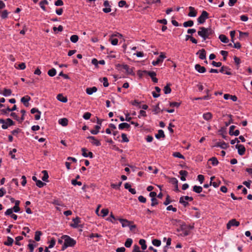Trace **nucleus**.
<instances>
[{"label": "nucleus", "mask_w": 252, "mask_h": 252, "mask_svg": "<svg viewBox=\"0 0 252 252\" xmlns=\"http://www.w3.org/2000/svg\"><path fill=\"white\" fill-rule=\"evenodd\" d=\"M42 232L40 231H36L35 232L34 239L36 241H39L40 240V236L42 235Z\"/></svg>", "instance_id": "34"}, {"label": "nucleus", "mask_w": 252, "mask_h": 252, "mask_svg": "<svg viewBox=\"0 0 252 252\" xmlns=\"http://www.w3.org/2000/svg\"><path fill=\"white\" fill-rule=\"evenodd\" d=\"M119 220L122 223V225L123 227H127L129 226L130 224L133 223V221H129L126 219H119Z\"/></svg>", "instance_id": "10"}, {"label": "nucleus", "mask_w": 252, "mask_h": 252, "mask_svg": "<svg viewBox=\"0 0 252 252\" xmlns=\"http://www.w3.org/2000/svg\"><path fill=\"white\" fill-rule=\"evenodd\" d=\"M166 58V56L163 53H161L160 56L158 58L156 61H153L152 63L153 65H157L159 63H162L163 60Z\"/></svg>", "instance_id": "5"}, {"label": "nucleus", "mask_w": 252, "mask_h": 252, "mask_svg": "<svg viewBox=\"0 0 252 252\" xmlns=\"http://www.w3.org/2000/svg\"><path fill=\"white\" fill-rule=\"evenodd\" d=\"M0 124H2L1 127L3 129H7L9 126L8 125L7 122L6 120L0 119Z\"/></svg>", "instance_id": "21"}, {"label": "nucleus", "mask_w": 252, "mask_h": 252, "mask_svg": "<svg viewBox=\"0 0 252 252\" xmlns=\"http://www.w3.org/2000/svg\"><path fill=\"white\" fill-rule=\"evenodd\" d=\"M196 54H199V58L200 59L204 60L206 59V53L205 49H202L199 50Z\"/></svg>", "instance_id": "14"}, {"label": "nucleus", "mask_w": 252, "mask_h": 252, "mask_svg": "<svg viewBox=\"0 0 252 252\" xmlns=\"http://www.w3.org/2000/svg\"><path fill=\"white\" fill-rule=\"evenodd\" d=\"M220 72L222 73H223V74H227V75H231L232 73L230 71V68H229L228 66H222L220 69Z\"/></svg>", "instance_id": "9"}, {"label": "nucleus", "mask_w": 252, "mask_h": 252, "mask_svg": "<svg viewBox=\"0 0 252 252\" xmlns=\"http://www.w3.org/2000/svg\"><path fill=\"white\" fill-rule=\"evenodd\" d=\"M138 199L140 202L145 203L146 202V198L142 195L139 196Z\"/></svg>", "instance_id": "62"}, {"label": "nucleus", "mask_w": 252, "mask_h": 252, "mask_svg": "<svg viewBox=\"0 0 252 252\" xmlns=\"http://www.w3.org/2000/svg\"><path fill=\"white\" fill-rule=\"evenodd\" d=\"M91 115H92L90 112H86L84 114L83 117L85 120H89L90 118Z\"/></svg>", "instance_id": "56"}, {"label": "nucleus", "mask_w": 252, "mask_h": 252, "mask_svg": "<svg viewBox=\"0 0 252 252\" xmlns=\"http://www.w3.org/2000/svg\"><path fill=\"white\" fill-rule=\"evenodd\" d=\"M189 12L188 14V16L189 17H195L197 15V12L195 11L194 7L189 6Z\"/></svg>", "instance_id": "15"}, {"label": "nucleus", "mask_w": 252, "mask_h": 252, "mask_svg": "<svg viewBox=\"0 0 252 252\" xmlns=\"http://www.w3.org/2000/svg\"><path fill=\"white\" fill-rule=\"evenodd\" d=\"M173 156L181 159H184L185 157L179 152H174L172 154Z\"/></svg>", "instance_id": "43"}, {"label": "nucleus", "mask_w": 252, "mask_h": 252, "mask_svg": "<svg viewBox=\"0 0 252 252\" xmlns=\"http://www.w3.org/2000/svg\"><path fill=\"white\" fill-rule=\"evenodd\" d=\"M151 201H152V203H151L152 206H155V205H158V202L156 198H152Z\"/></svg>", "instance_id": "64"}, {"label": "nucleus", "mask_w": 252, "mask_h": 252, "mask_svg": "<svg viewBox=\"0 0 252 252\" xmlns=\"http://www.w3.org/2000/svg\"><path fill=\"white\" fill-rule=\"evenodd\" d=\"M143 73L149 75L152 79L156 76V73L154 71H148L147 70H144L143 71Z\"/></svg>", "instance_id": "39"}, {"label": "nucleus", "mask_w": 252, "mask_h": 252, "mask_svg": "<svg viewBox=\"0 0 252 252\" xmlns=\"http://www.w3.org/2000/svg\"><path fill=\"white\" fill-rule=\"evenodd\" d=\"M48 3V1L47 0H43L41 1L39 3V5L40 7L44 10H46V7H45V4H47Z\"/></svg>", "instance_id": "38"}, {"label": "nucleus", "mask_w": 252, "mask_h": 252, "mask_svg": "<svg viewBox=\"0 0 252 252\" xmlns=\"http://www.w3.org/2000/svg\"><path fill=\"white\" fill-rule=\"evenodd\" d=\"M163 111V110H160V108L159 107V104H158L155 108L153 110V112L155 113V114H158L159 111Z\"/></svg>", "instance_id": "53"}, {"label": "nucleus", "mask_w": 252, "mask_h": 252, "mask_svg": "<svg viewBox=\"0 0 252 252\" xmlns=\"http://www.w3.org/2000/svg\"><path fill=\"white\" fill-rule=\"evenodd\" d=\"M94 129H92L90 131L92 134H97L99 132V130L100 128V126L99 125H96L94 126Z\"/></svg>", "instance_id": "28"}, {"label": "nucleus", "mask_w": 252, "mask_h": 252, "mask_svg": "<svg viewBox=\"0 0 252 252\" xmlns=\"http://www.w3.org/2000/svg\"><path fill=\"white\" fill-rule=\"evenodd\" d=\"M88 139L91 140V142L95 145L96 146H99L101 145V143L100 141L98 140H97L95 137L90 136L87 137Z\"/></svg>", "instance_id": "11"}, {"label": "nucleus", "mask_w": 252, "mask_h": 252, "mask_svg": "<svg viewBox=\"0 0 252 252\" xmlns=\"http://www.w3.org/2000/svg\"><path fill=\"white\" fill-rule=\"evenodd\" d=\"M220 181L218 180L217 182H210V185H212L214 187L217 188L220 185Z\"/></svg>", "instance_id": "45"}, {"label": "nucleus", "mask_w": 252, "mask_h": 252, "mask_svg": "<svg viewBox=\"0 0 252 252\" xmlns=\"http://www.w3.org/2000/svg\"><path fill=\"white\" fill-rule=\"evenodd\" d=\"M115 36L117 37H122V35L120 33H118L117 34H113L111 35V37L110 38V41H111V43L113 45H116L118 44V40L117 38H114Z\"/></svg>", "instance_id": "7"}, {"label": "nucleus", "mask_w": 252, "mask_h": 252, "mask_svg": "<svg viewBox=\"0 0 252 252\" xmlns=\"http://www.w3.org/2000/svg\"><path fill=\"white\" fill-rule=\"evenodd\" d=\"M239 38L241 40L245 37H248V32H244L241 31H239Z\"/></svg>", "instance_id": "41"}, {"label": "nucleus", "mask_w": 252, "mask_h": 252, "mask_svg": "<svg viewBox=\"0 0 252 252\" xmlns=\"http://www.w3.org/2000/svg\"><path fill=\"white\" fill-rule=\"evenodd\" d=\"M31 97L28 96L26 95V96H24L21 98V101L24 104V105L27 107L29 106V101L31 100Z\"/></svg>", "instance_id": "12"}, {"label": "nucleus", "mask_w": 252, "mask_h": 252, "mask_svg": "<svg viewBox=\"0 0 252 252\" xmlns=\"http://www.w3.org/2000/svg\"><path fill=\"white\" fill-rule=\"evenodd\" d=\"M140 251H141L140 247L137 245H134L132 252H139Z\"/></svg>", "instance_id": "61"}, {"label": "nucleus", "mask_w": 252, "mask_h": 252, "mask_svg": "<svg viewBox=\"0 0 252 252\" xmlns=\"http://www.w3.org/2000/svg\"><path fill=\"white\" fill-rule=\"evenodd\" d=\"M171 202V200L170 199V196L168 195L166 196L165 201L163 202V204L164 205L166 206V205H168L169 203H170Z\"/></svg>", "instance_id": "60"}, {"label": "nucleus", "mask_w": 252, "mask_h": 252, "mask_svg": "<svg viewBox=\"0 0 252 252\" xmlns=\"http://www.w3.org/2000/svg\"><path fill=\"white\" fill-rule=\"evenodd\" d=\"M169 105H170V106L172 107H178L180 106V103L177 102H170Z\"/></svg>", "instance_id": "63"}, {"label": "nucleus", "mask_w": 252, "mask_h": 252, "mask_svg": "<svg viewBox=\"0 0 252 252\" xmlns=\"http://www.w3.org/2000/svg\"><path fill=\"white\" fill-rule=\"evenodd\" d=\"M26 111L24 109H22L21 110V113H22V117L21 118H19L20 121H18L20 123H22L25 119V115L26 114Z\"/></svg>", "instance_id": "50"}, {"label": "nucleus", "mask_w": 252, "mask_h": 252, "mask_svg": "<svg viewBox=\"0 0 252 252\" xmlns=\"http://www.w3.org/2000/svg\"><path fill=\"white\" fill-rule=\"evenodd\" d=\"M170 84H167L163 89V92L165 94H170L171 92V89L170 88Z\"/></svg>", "instance_id": "26"}, {"label": "nucleus", "mask_w": 252, "mask_h": 252, "mask_svg": "<svg viewBox=\"0 0 252 252\" xmlns=\"http://www.w3.org/2000/svg\"><path fill=\"white\" fill-rule=\"evenodd\" d=\"M6 121L9 126L15 125V122L13 121L11 119L7 118L6 119Z\"/></svg>", "instance_id": "57"}, {"label": "nucleus", "mask_w": 252, "mask_h": 252, "mask_svg": "<svg viewBox=\"0 0 252 252\" xmlns=\"http://www.w3.org/2000/svg\"><path fill=\"white\" fill-rule=\"evenodd\" d=\"M209 161L212 162V164L213 166H216L219 164V161L216 157H212L209 159Z\"/></svg>", "instance_id": "36"}, {"label": "nucleus", "mask_w": 252, "mask_h": 252, "mask_svg": "<svg viewBox=\"0 0 252 252\" xmlns=\"http://www.w3.org/2000/svg\"><path fill=\"white\" fill-rule=\"evenodd\" d=\"M133 242V240L131 238H127L125 243V246L126 248H129L131 247Z\"/></svg>", "instance_id": "31"}, {"label": "nucleus", "mask_w": 252, "mask_h": 252, "mask_svg": "<svg viewBox=\"0 0 252 252\" xmlns=\"http://www.w3.org/2000/svg\"><path fill=\"white\" fill-rule=\"evenodd\" d=\"M139 244L141 246V249L143 250H145L147 248V245L146 244V241L144 239H140L139 241Z\"/></svg>", "instance_id": "30"}, {"label": "nucleus", "mask_w": 252, "mask_h": 252, "mask_svg": "<svg viewBox=\"0 0 252 252\" xmlns=\"http://www.w3.org/2000/svg\"><path fill=\"white\" fill-rule=\"evenodd\" d=\"M79 39L78 36L77 35H72L70 37V40L73 43H76Z\"/></svg>", "instance_id": "44"}, {"label": "nucleus", "mask_w": 252, "mask_h": 252, "mask_svg": "<svg viewBox=\"0 0 252 252\" xmlns=\"http://www.w3.org/2000/svg\"><path fill=\"white\" fill-rule=\"evenodd\" d=\"M219 38L222 42L224 43H227L229 41L228 38L224 34L220 35Z\"/></svg>", "instance_id": "24"}, {"label": "nucleus", "mask_w": 252, "mask_h": 252, "mask_svg": "<svg viewBox=\"0 0 252 252\" xmlns=\"http://www.w3.org/2000/svg\"><path fill=\"white\" fill-rule=\"evenodd\" d=\"M12 91L10 89H4L2 94L5 96H7L11 95Z\"/></svg>", "instance_id": "37"}, {"label": "nucleus", "mask_w": 252, "mask_h": 252, "mask_svg": "<svg viewBox=\"0 0 252 252\" xmlns=\"http://www.w3.org/2000/svg\"><path fill=\"white\" fill-rule=\"evenodd\" d=\"M42 173L43 174V176L42 177V180L43 181L48 182V179L49 178V176H48V174L47 171H46V170H43L42 171Z\"/></svg>", "instance_id": "27"}, {"label": "nucleus", "mask_w": 252, "mask_h": 252, "mask_svg": "<svg viewBox=\"0 0 252 252\" xmlns=\"http://www.w3.org/2000/svg\"><path fill=\"white\" fill-rule=\"evenodd\" d=\"M228 116L230 118V120L228 122H225V124L226 126H228L231 123H233L232 119V115L229 114V115H228Z\"/></svg>", "instance_id": "55"}, {"label": "nucleus", "mask_w": 252, "mask_h": 252, "mask_svg": "<svg viewBox=\"0 0 252 252\" xmlns=\"http://www.w3.org/2000/svg\"><path fill=\"white\" fill-rule=\"evenodd\" d=\"M220 53L223 56V60L225 61L226 60V57L228 55V52L226 51L221 50L220 52Z\"/></svg>", "instance_id": "52"}, {"label": "nucleus", "mask_w": 252, "mask_h": 252, "mask_svg": "<svg viewBox=\"0 0 252 252\" xmlns=\"http://www.w3.org/2000/svg\"><path fill=\"white\" fill-rule=\"evenodd\" d=\"M97 88L95 87L88 88L86 89V93L87 94L91 95L92 94L96 92L97 91Z\"/></svg>", "instance_id": "19"}, {"label": "nucleus", "mask_w": 252, "mask_h": 252, "mask_svg": "<svg viewBox=\"0 0 252 252\" xmlns=\"http://www.w3.org/2000/svg\"><path fill=\"white\" fill-rule=\"evenodd\" d=\"M155 136L157 139H160V138H164L165 134L163 130H162V129L158 130V134H156Z\"/></svg>", "instance_id": "23"}, {"label": "nucleus", "mask_w": 252, "mask_h": 252, "mask_svg": "<svg viewBox=\"0 0 252 252\" xmlns=\"http://www.w3.org/2000/svg\"><path fill=\"white\" fill-rule=\"evenodd\" d=\"M62 239H64V244H66L67 247H73L76 243V241L73 238H71L70 236L65 235H63Z\"/></svg>", "instance_id": "2"}, {"label": "nucleus", "mask_w": 252, "mask_h": 252, "mask_svg": "<svg viewBox=\"0 0 252 252\" xmlns=\"http://www.w3.org/2000/svg\"><path fill=\"white\" fill-rule=\"evenodd\" d=\"M36 185L39 187V188H42L43 187V186H44L45 185H46V184L43 182H42L40 180H38L37 181V182H36Z\"/></svg>", "instance_id": "51"}, {"label": "nucleus", "mask_w": 252, "mask_h": 252, "mask_svg": "<svg viewBox=\"0 0 252 252\" xmlns=\"http://www.w3.org/2000/svg\"><path fill=\"white\" fill-rule=\"evenodd\" d=\"M209 17V14L206 11L203 10L201 15L197 18L199 24H202L205 23L206 20Z\"/></svg>", "instance_id": "3"}, {"label": "nucleus", "mask_w": 252, "mask_h": 252, "mask_svg": "<svg viewBox=\"0 0 252 252\" xmlns=\"http://www.w3.org/2000/svg\"><path fill=\"white\" fill-rule=\"evenodd\" d=\"M202 189V188L201 186H194L193 187V191L197 193L201 192Z\"/></svg>", "instance_id": "33"}, {"label": "nucleus", "mask_w": 252, "mask_h": 252, "mask_svg": "<svg viewBox=\"0 0 252 252\" xmlns=\"http://www.w3.org/2000/svg\"><path fill=\"white\" fill-rule=\"evenodd\" d=\"M71 184L74 186H76V185L81 186L82 185V183L80 181H77L76 180H72Z\"/></svg>", "instance_id": "58"}, {"label": "nucleus", "mask_w": 252, "mask_h": 252, "mask_svg": "<svg viewBox=\"0 0 252 252\" xmlns=\"http://www.w3.org/2000/svg\"><path fill=\"white\" fill-rule=\"evenodd\" d=\"M130 127V125L126 123H123L119 124V129L121 130L124 129L125 128L129 129Z\"/></svg>", "instance_id": "20"}, {"label": "nucleus", "mask_w": 252, "mask_h": 252, "mask_svg": "<svg viewBox=\"0 0 252 252\" xmlns=\"http://www.w3.org/2000/svg\"><path fill=\"white\" fill-rule=\"evenodd\" d=\"M179 203L182 204L184 207H187L189 204L187 201H186L184 199H183V197H181L180 198Z\"/></svg>", "instance_id": "47"}, {"label": "nucleus", "mask_w": 252, "mask_h": 252, "mask_svg": "<svg viewBox=\"0 0 252 252\" xmlns=\"http://www.w3.org/2000/svg\"><path fill=\"white\" fill-rule=\"evenodd\" d=\"M203 118L206 121L211 120L212 118V114L210 112L204 113L203 115Z\"/></svg>", "instance_id": "29"}, {"label": "nucleus", "mask_w": 252, "mask_h": 252, "mask_svg": "<svg viewBox=\"0 0 252 252\" xmlns=\"http://www.w3.org/2000/svg\"><path fill=\"white\" fill-rule=\"evenodd\" d=\"M194 24V22L192 20H189L187 22H185L183 23V26L184 27H192Z\"/></svg>", "instance_id": "32"}, {"label": "nucleus", "mask_w": 252, "mask_h": 252, "mask_svg": "<svg viewBox=\"0 0 252 252\" xmlns=\"http://www.w3.org/2000/svg\"><path fill=\"white\" fill-rule=\"evenodd\" d=\"M199 29L197 34L203 38V41L211 38L214 34V31L211 28L201 27Z\"/></svg>", "instance_id": "1"}, {"label": "nucleus", "mask_w": 252, "mask_h": 252, "mask_svg": "<svg viewBox=\"0 0 252 252\" xmlns=\"http://www.w3.org/2000/svg\"><path fill=\"white\" fill-rule=\"evenodd\" d=\"M56 243V240L54 238H52L49 242V245L48 248L51 249L54 247Z\"/></svg>", "instance_id": "49"}, {"label": "nucleus", "mask_w": 252, "mask_h": 252, "mask_svg": "<svg viewBox=\"0 0 252 252\" xmlns=\"http://www.w3.org/2000/svg\"><path fill=\"white\" fill-rule=\"evenodd\" d=\"M48 74L51 77L55 76L56 74V70L54 68L49 70L48 71Z\"/></svg>", "instance_id": "40"}, {"label": "nucleus", "mask_w": 252, "mask_h": 252, "mask_svg": "<svg viewBox=\"0 0 252 252\" xmlns=\"http://www.w3.org/2000/svg\"><path fill=\"white\" fill-rule=\"evenodd\" d=\"M82 151V155L86 158L89 157L90 158H94V154L91 152H88V150L85 148H82L81 149Z\"/></svg>", "instance_id": "6"}, {"label": "nucleus", "mask_w": 252, "mask_h": 252, "mask_svg": "<svg viewBox=\"0 0 252 252\" xmlns=\"http://www.w3.org/2000/svg\"><path fill=\"white\" fill-rule=\"evenodd\" d=\"M240 225V222L236 220V219H232L230 220L226 225V228L228 229H230L231 226H238Z\"/></svg>", "instance_id": "4"}, {"label": "nucleus", "mask_w": 252, "mask_h": 252, "mask_svg": "<svg viewBox=\"0 0 252 252\" xmlns=\"http://www.w3.org/2000/svg\"><path fill=\"white\" fill-rule=\"evenodd\" d=\"M152 244L153 245L156 247H159L161 245V241L158 239H153L152 240Z\"/></svg>", "instance_id": "42"}, {"label": "nucleus", "mask_w": 252, "mask_h": 252, "mask_svg": "<svg viewBox=\"0 0 252 252\" xmlns=\"http://www.w3.org/2000/svg\"><path fill=\"white\" fill-rule=\"evenodd\" d=\"M216 147H220L221 149H226L228 147V144L225 142L222 141L220 142H218L216 144Z\"/></svg>", "instance_id": "17"}, {"label": "nucleus", "mask_w": 252, "mask_h": 252, "mask_svg": "<svg viewBox=\"0 0 252 252\" xmlns=\"http://www.w3.org/2000/svg\"><path fill=\"white\" fill-rule=\"evenodd\" d=\"M14 242V240L10 237L8 236L7 241L3 242V244L7 246H11Z\"/></svg>", "instance_id": "18"}, {"label": "nucleus", "mask_w": 252, "mask_h": 252, "mask_svg": "<svg viewBox=\"0 0 252 252\" xmlns=\"http://www.w3.org/2000/svg\"><path fill=\"white\" fill-rule=\"evenodd\" d=\"M123 68L125 69L128 74H131L133 71L132 68H130L129 66L127 64L123 65Z\"/></svg>", "instance_id": "35"}, {"label": "nucleus", "mask_w": 252, "mask_h": 252, "mask_svg": "<svg viewBox=\"0 0 252 252\" xmlns=\"http://www.w3.org/2000/svg\"><path fill=\"white\" fill-rule=\"evenodd\" d=\"M8 12L6 10H3L1 14V17L2 19H6L8 17Z\"/></svg>", "instance_id": "48"}, {"label": "nucleus", "mask_w": 252, "mask_h": 252, "mask_svg": "<svg viewBox=\"0 0 252 252\" xmlns=\"http://www.w3.org/2000/svg\"><path fill=\"white\" fill-rule=\"evenodd\" d=\"M13 209L12 208L8 209L5 212V216H11L13 214Z\"/></svg>", "instance_id": "59"}, {"label": "nucleus", "mask_w": 252, "mask_h": 252, "mask_svg": "<svg viewBox=\"0 0 252 252\" xmlns=\"http://www.w3.org/2000/svg\"><path fill=\"white\" fill-rule=\"evenodd\" d=\"M122 138L123 142H128L129 141V140L127 137L126 134L125 133L122 134Z\"/></svg>", "instance_id": "54"}, {"label": "nucleus", "mask_w": 252, "mask_h": 252, "mask_svg": "<svg viewBox=\"0 0 252 252\" xmlns=\"http://www.w3.org/2000/svg\"><path fill=\"white\" fill-rule=\"evenodd\" d=\"M57 98L60 101L62 102H66L67 101V99L66 97L63 96L62 94H59L57 96Z\"/></svg>", "instance_id": "22"}, {"label": "nucleus", "mask_w": 252, "mask_h": 252, "mask_svg": "<svg viewBox=\"0 0 252 252\" xmlns=\"http://www.w3.org/2000/svg\"><path fill=\"white\" fill-rule=\"evenodd\" d=\"M235 147L238 149V153L240 155L243 156L244 155L246 151V149L244 145L241 144H237L236 145Z\"/></svg>", "instance_id": "8"}, {"label": "nucleus", "mask_w": 252, "mask_h": 252, "mask_svg": "<svg viewBox=\"0 0 252 252\" xmlns=\"http://www.w3.org/2000/svg\"><path fill=\"white\" fill-rule=\"evenodd\" d=\"M59 123L62 126H66L68 124V120L66 118H62L59 119Z\"/></svg>", "instance_id": "25"}, {"label": "nucleus", "mask_w": 252, "mask_h": 252, "mask_svg": "<svg viewBox=\"0 0 252 252\" xmlns=\"http://www.w3.org/2000/svg\"><path fill=\"white\" fill-rule=\"evenodd\" d=\"M194 67L196 71L201 73H204L206 71V68L201 66L199 64H195Z\"/></svg>", "instance_id": "13"}, {"label": "nucleus", "mask_w": 252, "mask_h": 252, "mask_svg": "<svg viewBox=\"0 0 252 252\" xmlns=\"http://www.w3.org/2000/svg\"><path fill=\"white\" fill-rule=\"evenodd\" d=\"M23 239V237L21 236H17L15 238V244L18 246H21V244L20 243V241Z\"/></svg>", "instance_id": "46"}, {"label": "nucleus", "mask_w": 252, "mask_h": 252, "mask_svg": "<svg viewBox=\"0 0 252 252\" xmlns=\"http://www.w3.org/2000/svg\"><path fill=\"white\" fill-rule=\"evenodd\" d=\"M73 223L71 224V226L74 228H77L78 226L79 223L80 222V218L78 217H76L73 219Z\"/></svg>", "instance_id": "16"}]
</instances>
